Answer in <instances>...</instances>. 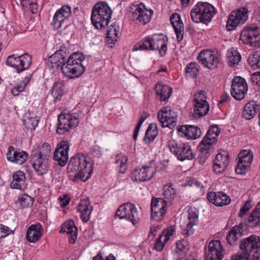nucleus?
Segmentation results:
<instances>
[{
  "instance_id": "1",
  "label": "nucleus",
  "mask_w": 260,
  "mask_h": 260,
  "mask_svg": "<svg viewBox=\"0 0 260 260\" xmlns=\"http://www.w3.org/2000/svg\"><path fill=\"white\" fill-rule=\"evenodd\" d=\"M93 162L82 153L75 154L71 157L67 166L70 179L76 182L81 179L85 181L89 179L93 170Z\"/></svg>"
},
{
  "instance_id": "2",
  "label": "nucleus",
  "mask_w": 260,
  "mask_h": 260,
  "mask_svg": "<svg viewBox=\"0 0 260 260\" xmlns=\"http://www.w3.org/2000/svg\"><path fill=\"white\" fill-rule=\"evenodd\" d=\"M162 196L164 198L153 197L151 201V220L160 222L167 213V203L172 204L177 197V190L173 187L172 183L164 186Z\"/></svg>"
},
{
  "instance_id": "3",
  "label": "nucleus",
  "mask_w": 260,
  "mask_h": 260,
  "mask_svg": "<svg viewBox=\"0 0 260 260\" xmlns=\"http://www.w3.org/2000/svg\"><path fill=\"white\" fill-rule=\"evenodd\" d=\"M260 238L255 235L244 238L240 244L242 253L233 255L231 260H249L250 253L254 251L253 260H260Z\"/></svg>"
},
{
  "instance_id": "4",
  "label": "nucleus",
  "mask_w": 260,
  "mask_h": 260,
  "mask_svg": "<svg viewBox=\"0 0 260 260\" xmlns=\"http://www.w3.org/2000/svg\"><path fill=\"white\" fill-rule=\"evenodd\" d=\"M112 13L111 9L106 2L95 4L92 9V24L98 29L105 28L109 23Z\"/></svg>"
},
{
  "instance_id": "5",
  "label": "nucleus",
  "mask_w": 260,
  "mask_h": 260,
  "mask_svg": "<svg viewBox=\"0 0 260 260\" xmlns=\"http://www.w3.org/2000/svg\"><path fill=\"white\" fill-rule=\"evenodd\" d=\"M216 10L211 4L207 2H198L190 11L192 20L195 23L207 24L216 14Z\"/></svg>"
},
{
  "instance_id": "6",
  "label": "nucleus",
  "mask_w": 260,
  "mask_h": 260,
  "mask_svg": "<svg viewBox=\"0 0 260 260\" xmlns=\"http://www.w3.org/2000/svg\"><path fill=\"white\" fill-rule=\"evenodd\" d=\"M129 14L132 20L146 24L150 21L153 11L147 9L143 3L136 2L129 6Z\"/></svg>"
},
{
  "instance_id": "7",
  "label": "nucleus",
  "mask_w": 260,
  "mask_h": 260,
  "mask_svg": "<svg viewBox=\"0 0 260 260\" xmlns=\"http://www.w3.org/2000/svg\"><path fill=\"white\" fill-rule=\"evenodd\" d=\"M79 122V116L76 113H65L62 112L58 116L56 133L59 135H63L75 128Z\"/></svg>"
},
{
  "instance_id": "8",
  "label": "nucleus",
  "mask_w": 260,
  "mask_h": 260,
  "mask_svg": "<svg viewBox=\"0 0 260 260\" xmlns=\"http://www.w3.org/2000/svg\"><path fill=\"white\" fill-rule=\"evenodd\" d=\"M168 147L171 152L180 160H191L195 158L196 154L191 146L187 144H178L175 141L171 140L169 142Z\"/></svg>"
},
{
  "instance_id": "9",
  "label": "nucleus",
  "mask_w": 260,
  "mask_h": 260,
  "mask_svg": "<svg viewBox=\"0 0 260 260\" xmlns=\"http://www.w3.org/2000/svg\"><path fill=\"white\" fill-rule=\"evenodd\" d=\"M31 63V57L27 53L21 55L13 54L9 55L6 61V64L15 69L17 73L28 69Z\"/></svg>"
},
{
  "instance_id": "10",
  "label": "nucleus",
  "mask_w": 260,
  "mask_h": 260,
  "mask_svg": "<svg viewBox=\"0 0 260 260\" xmlns=\"http://www.w3.org/2000/svg\"><path fill=\"white\" fill-rule=\"evenodd\" d=\"M115 217L125 219L131 221L134 225L140 220L137 208L131 203H124L119 206L115 213Z\"/></svg>"
},
{
  "instance_id": "11",
  "label": "nucleus",
  "mask_w": 260,
  "mask_h": 260,
  "mask_svg": "<svg viewBox=\"0 0 260 260\" xmlns=\"http://www.w3.org/2000/svg\"><path fill=\"white\" fill-rule=\"evenodd\" d=\"M249 11L247 8L242 7L233 11L229 15L226 28L229 31L235 29L237 26L244 24L248 19Z\"/></svg>"
},
{
  "instance_id": "12",
  "label": "nucleus",
  "mask_w": 260,
  "mask_h": 260,
  "mask_svg": "<svg viewBox=\"0 0 260 260\" xmlns=\"http://www.w3.org/2000/svg\"><path fill=\"white\" fill-rule=\"evenodd\" d=\"M240 40L245 44L252 47L260 44V27L250 26L243 29L240 34Z\"/></svg>"
},
{
  "instance_id": "13",
  "label": "nucleus",
  "mask_w": 260,
  "mask_h": 260,
  "mask_svg": "<svg viewBox=\"0 0 260 260\" xmlns=\"http://www.w3.org/2000/svg\"><path fill=\"white\" fill-rule=\"evenodd\" d=\"M205 91L199 90L194 94V117L199 118L205 116L209 110V105L205 96Z\"/></svg>"
},
{
  "instance_id": "14",
  "label": "nucleus",
  "mask_w": 260,
  "mask_h": 260,
  "mask_svg": "<svg viewBox=\"0 0 260 260\" xmlns=\"http://www.w3.org/2000/svg\"><path fill=\"white\" fill-rule=\"evenodd\" d=\"M157 118L162 127L172 129L177 124V113L169 107L162 108L157 114Z\"/></svg>"
},
{
  "instance_id": "15",
  "label": "nucleus",
  "mask_w": 260,
  "mask_h": 260,
  "mask_svg": "<svg viewBox=\"0 0 260 260\" xmlns=\"http://www.w3.org/2000/svg\"><path fill=\"white\" fill-rule=\"evenodd\" d=\"M197 60L205 68L213 70L217 68L219 58L214 51L209 49L201 51L197 56Z\"/></svg>"
},
{
  "instance_id": "16",
  "label": "nucleus",
  "mask_w": 260,
  "mask_h": 260,
  "mask_svg": "<svg viewBox=\"0 0 260 260\" xmlns=\"http://www.w3.org/2000/svg\"><path fill=\"white\" fill-rule=\"evenodd\" d=\"M248 90V86L245 79L240 76H235L232 81L231 93L236 100H243Z\"/></svg>"
},
{
  "instance_id": "17",
  "label": "nucleus",
  "mask_w": 260,
  "mask_h": 260,
  "mask_svg": "<svg viewBox=\"0 0 260 260\" xmlns=\"http://www.w3.org/2000/svg\"><path fill=\"white\" fill-rule=\"evenodd\" d=\"M85 67L78 62L67 59L61 70L68 78L74 79L80 77L85 71Z\"/></svg>"
},
{
  "instance_id": "18",
  "label": "nucleus",
  "mask_w": 260,
  "mask_h": 260,
  "mask_svg": "<svg viewBox=\"0 0 260 260\" xmlns=\"http://www.w3.org/2000/svg\"><path fill=\"white\" fill-rule=\"evenodd\" d=\"M224 250L219 240H212L205 249V260H222Z\"/></svg>"
},
{
  "instance_id": "19",
  "label": "nucleus",
  "mask_w": 260,
  "mask_h": 260,
  "mask_svg": "<svg viewBox=\"0 0 260 260\" xmlns=\"http://www.w3.org/2000/svg\"><path fill=\"white\" fill-rule=\"evenodd\" d=\"M155 173L153 168L150 166L144 165L141 168H136L131 174L132 180L136 182L147 181L151 179Z\"/></svg>"
},
{
  "instance_id": "20",
  "label": "nucleus",
  "mask_w": 260,
  "mask_h": 260,
  "mask_svg": "<svg viewBox=\"0 0 260 260\" xmlns=\"http://www.w3.org/2000/svg\"><path fill=\"white\" fill-rule=\"evenodd\" d=\"M69 55L68 48L62 45L58 50L49 57L48 61L51 63L52 68H61L66 62Z\"/></svg>"
},
{
  "instance_id": "21",
  "label": "nucleus",
  "mask_w": 260,
  "mask_h": 260,
  "mask_svg": "<svg viewBox=\"0 0 260 260\" xmlns=\"http://www.w3.org/2000/svg\"><path fill=\"white\" fill-rule=\"evenodd\" d=\"M69 143L67 141H61L57 146L54 153V159L58 161L59 166H64L69 158Z\"/></svg>"
},
{
  "instance_id": "22",
  "label": "nucleus",
  "mask_w": 260,
  "mask_h": 260,
  "mask_svg": "<svg viewBox=\"0 0 260 260\" xmlns=\"http://www.w3.org/2000/svg\"><path fill=\"white\" fill-rule=\"evenodd\" d=\"M152 44L151 50H158L160 55L164 56L167 51L168 37L162 34H155L150 37Z\"/></svg>"
},
{
  "instance_id": "23",
  "label": "nucleus",
  "mask_w": 260,
  "mask_h": 260,
  "mask_svg": "<svg viewBox=\"0 0 260 260\" xmlns=\"http://www.w3.org/2000/svg\"><path fill=\"white\" fill-rule=\"evenodd\" d=\"M31 161L38 176H42L48 173L50 167L49 159L31 155Z\"/></svg>"
},
{
  "instance_id": "24",
  "label": "nucleus",
  "mask_w": 260,
  "mask_h": 260,
  "mask_svg": "<svg viewBox=\"0 0 260 260\" xmlns=\"http://www.w3.org/2000/svg\"><path fill=\"white\" fill-rule=\"evenodd\" d=\"M9 161L18 165H22L28 158V155L25 151L16 150L13 146H9L6 154Z\"/></svg>"
},
{
  "instance_id": "25",
  "label": "nucleus",
  "mask_w": 260,
  "mask_h": 260,
  "mask_svg": "<svg viewBox=\"0 0 260 260\" xmlns=\"http://www.w3.org/2000/svg\"><path fill=\"white\" fill-rule=\"evenodd\" d=\"M246 219L244 220V222H241L239 225H235L230 230L226 237L228 244L232 246L237 244L238 239L243 236L244 225L248 226L246 224ZM249 227L250 226H249Z\"/></svg>"
},
{
  "instance_id": "26",
  "label": "nucleus",
  "mask_w": 260,
  "mask_h": 260,
  "mask_svg": "<svg viewBox=\"0 0 260 260\" xmlns=\"http://www.w3.org/2000/svg\"><path fill=\"white\" fill-rule=\"evenodd\" d=\"M179 136L188 140H194L200 137L201 131L198 126L192 125H185L177 128Z\"/></svg>"
},
{
  "instance_id": "27",
  "label": "nucleus",
  "mask_w": 260,
  "mask_h": 260,
  "mask_svg": "<svg viewBox=\"0 0 260 260\" xmlns=\"http://www.w3.org/2000/svg\"><path fill=\"white\" fill-rule=\"evenodd\" d=\"M206 197L210 203L218 207H222L229 205L231 201V200L229 196L221 191L209 192L207 193Z\"/></svg>"
},
{
  "instance_id": "28",
  "label": "nucleus",
  "mask_w": 260,
  "mask_h": 260,
  "mask_svg": "<svg viewBox=\"0 0 260 260\" xmlns=\"http://www.w3.org/2000/svg\"><path fill=\"white\" fill-rule=\"evenodd\" d=\"M229 154L225 152L224 154L218 153L214 160L212 169L216 174H221L226 169L229 163Z\"/></svg>"
},
{
  "instance_id": "29",
  "label": "nucleus",
  "mask_w": 260,
  "mask_h": 260,
  "mask_svg": "<svg viewBox=\"0 0 260 260\" xmlns=\"http://www.w3.org/2000/svg\"><path fill=\"white\" fill-rule=\"evenodd\" d=\"M170 20L176 33L177 41H181L183 39L184 27L180 16L174 13L170 16Z\"/></svg>"
},
{
  "instance_id": "30",
  "label": "nucleus",
  "mask_w": 260,
  "mask_h": 260,
  "mask_svg": "<svg viewBox=\"0 0 260 260\" xmlns=\"http://www.w3.org/2000/svg\"><path fill=\"white\" fill-rule=\"evenodd\" d=\"M154 90L157 98L161 102L167 103L172 94V87L162 82H158Z\"/></svg>"
},
{
  "instance_id": "31",
  "label": "nucleus",
  "mask_w": 260,
  "mask_h": 260,
  "mask_svg": "<svg viewBox=\"0 0 260 260\" xmlns=\"http://www.w3.org/2000/svg\"><path fill=\"white\" fill-rule=\"evenodd\" d=\"M175 231L174 226H169L163 230L161 234L156 239L154 245V249L157 251H161L165 244L169 241L170 237L173 235Z\"/></svg>"
},
{
  "instance_id": "32",
  "label": "nucleus",
  "mask_w": 260,
  "mask_h": 260,
  "mask_svg": "<svg viewBox=\"0 0 260 260\" xmlns=\"http://www.w3.org/2000/svg\"><path fill=\"white\" fill-rule=\"evenodd\" d=\"M93 207L88 199L80 201L77 207V210L80 213V218L83 222H87L90 219Z\"/></svg>"
},
{
  "instance_id": "33",
  "label": "nucleus",
  "mask_w": 260,
  "mask_h": 260,
  "mask_svg": "<svg viewBox=\"0 0 260 260\" xmlns=\"http://www.w3.org/2000/svg\"><path fill=\"white\" fill-rule=\"evenodd\" d=\"M259 110L260 104L254 101H250L245 105L242 111V117L247 120L251 119Z\"/></svg>"
},
{
  "instance_id": "34",
  "label": "nucleus",
  "mask_w": 260,
  "mask_h": 260,
  "mask_svg": "<svg viewBox=\"0 0 260 260\" xmlns=\"http://www.w3.org/2000/svg\"><path fill=\"white\" fill-rule=\"evenodd\" d=\"M43 229L41 224H32L27 229L26 238L28 242L35 243L43 235Z\"/></svg>"
},
{
  "instance_id": "35",
  "label": "nucleus",
  "mask_w": 260,
  "mask_h": 260,
  "mask_svg": "<svg viewBox=\"0 0 260 260\" xmlns=\"http://www.w3.org/2000/svg\"><path fill=\"white\" fill-rule=\"evenodd\" d=\"M77 228L75 225L74 221L73 220H67L62 225L60 233H67L71 235L69 238V242L74 244L75 240L77 237Z\"/></svg>"
},
{
  "instance_id": "36",
  "label": "nucleus",
  "mask_w": 260,
  "mask_h": 260,
  "mask_svg": "<svg viewBox=\"0 0 260 260\" xmlns=\"http://www.w3.org/2000/svg\"><path fill=\"white\" fill-rule=\"evenodd\" d=\"M220 133V129L217 125L210 126L206 135L201 141L202 142V144L205 143L212 146L213 144H216L217 141V137Z\"/></svg>"
},
{
  "instance_id": "37",
  "label": "nucleus",
  "mask_w": 260,
  "mask_h": 260,
  "mask_svg": "<svg viewBox=\"0 0 260 260\" xmlns=\"http://www.w3.org/2000/svg\"><path fill=\"white\" fill-rule=\"evenodd\" d=\"M245 223L252 228L260 226V202L249 214Z\"/></svg>"
},
{
  "instance_id": "38",
  "label": "nucleus",
  "mask_w": 260,
  "mask_h": 260,
  "mask_svg": "<svg viewBox=\"0 0 260 260\" xmlns=\"http://www.w3.org/2000/svg\"><path fill=\"white\" fill-rule=\"evenodd\" d=\"M25 182V175L23 172L18 171L13 173V181L10 186L12 188L22 190Z\"/></svg>"
},
{
  "instance_id": "39",
  "label": "nucleus",
  "mask_w": 260,
  "mask_h": 260,
  "mask_svg": "<svg viewBox=\"0 0 260 260\" xmlns=\"http://www.w3.org/2000/svg\"><path fill=\"white\" fill-rule=\"evenodd\" d=\"M212 147V145H207L205 143L202 144V142H201L199 146L200 152L197 158V160L199 164L201 165L204 164L210 155Z\"/></svg>"
},
{
  "instance_id": "40",
  "label": "nucleus",
  "mask_w": 260,
  "mask_h": 260,
  "mask_svg": "<svg viewBox=\"0 0 260 260\" xmlns=\"http://www.w3.org/2000/svg\"><path fill=\"white\" fill-rule=\"evenodd\" d=\"M64 85L62 81L54 82L51 89V94L54 99V102L60 101L64 93Z\"/></svg>"
},
{
  "instance_id": "41",
  "label": "nucleus",
  "mask_w": 260,
  "mask_h": 260,
  "mask_svg": "<svg viewBox=\"0 0 260 260\" xmlns=\"http://www.w3.org/2000/svg\"><path fill=\"white\" fill-rule=\"evenodd\" d=\"M158 134L157 127L155 123H150L145 133L143 140L146 144L154 141Z\"/></svg>"
},
{
  "instance_id": "42",
  "label": "nucleus",
  "mask_w": 260,
  "mask_h": 260,
  "mask_svg": "<svg viewBox=\"0 0 260 260\" xmlns=\"http://www.w3.org/2000/svg\"><path fill=\"white\" fill-rule=\"evenodd\" d=\"M119 32V27L115 24H111L108 27L107 31V41L109 43L113 44L117 41Z\"/></svg>"
},
{
  "instance_id": "43",
  "label": "nucleus",
  "mask_w": 260,
  "mask_h": 260,
  "mask_svg": "<svg viewBox=\"0 0 260 260\" xmlns=\"http://www.w3.org/2000/svg\"><path fill=\"white\" fill-rule=\"evenodd\" d=\"M51 146L48 143H44L41 147L39 148L35 153L31 154L32 156L39 157L42 158H49L51 153Z\"/></svg>"
},
{
  "instance_id": "44",
  "label": "nucleus",
  "mask_w": 260,
  "mask_h": 260,
  "mask_svg": "<svg viewBox=\"0 0 260 260\" xmlns=\"http://www.w3.org/2000/svg\"><path fill=\"white\" fill-rule=\"evenodd\" d=\"M247 61L252 69H258L260 66V50L253 51L249 55Z\"/></svg>"
},
{
  "instance_id": "45",
  "label": "nucleus",
  "mask_w": 260,
  "mask_h": 260,
  "mask_svg": "<svg viewBox=\"0 0 260 260\" xmlns=\"http://www.w3.org/2000/svg\"><path fill=\"white\" fill-rule=\"evenodd\" d=\"M199 72V66L196 62L188 63L185 69V76L196 78Z\"/></svg>"
},
{
  "instance_id": "46",
  "label": "nucleus",
  "mask_w": 260,
  "mask_h": 260,
  "mask_svg": "<svg viewBox=\"0 0 260 260\" xmlns=\"http://www.w3.org/2000/svg\"><path fill=\"white\" fill-rule=\"evenodd\" d=\"M228 59L229 66L231 67H234L241 60V56L237 50H234L228 53Z\"/></svg>"
},
{
  "instance_id": "47",
  "label": "nucleus",
  "mask_w": 260,
  "mask_h": 260,
  "mask_svg": "<svg viewBox=\"0 0 260 260\" xmlns=\"http://www.w3.org/2000/svg\"><path fill=\"white\" fill-rule=\"evenodd\" d=\"M127 161V157L122 154H117L115 157V164L119 165V172L124 174L126 170V162Z\"/></svg>"
},
{
  "instance_id": "48",
  "label": "nucleus",
  "mask_w": 260,
  "mask_h": 260,
  "mask_svg": "<svg viewBox=\"0 0 260 260\" xmlns=\"http://www.w3.org/2000/svg\"><path fill=\"white\" fill-rule=\"evenodd\" d=\"M152 44L150 42V37H147L144 40L137 43L134 47L133 51L137 50H151Z\"/></svg>"
},
{
  "instance_id": "49",
  "label": "nucleus",
  "mask_w": 260,
  "mask_h": 260,
  "mask_svg": "<svg viewBox=\"0 0 260 260\" xmlns=\"http://www.w3.org/2000/svg\"><path fill=\"white\" fill-rule=\"evenodd\" d=\"M18 202L22 208L28 207L33 204L34 199L27 194L24 193L18 197Z\"/></svg>"
},
{
  "instance_id": "50",
  "label": "nucleus",
  "mask_w": 260,
  "mask_h": 260,
  "mask_svg": "<svg viewBox=\"0 0 260 260\" xmlns=\"http://www.w3.org/2000/svg\"><path fill=\"white\" fill-rule=\"evenodd\" d=\"M67 19L60 14L59 11H57L53 16L52 25L54 28L58 29L61 27L62 23Z\"/></svg>"
},
{
  "instance_id": "51",
  "label": "nucleus",
  "mask_w": 260,
  "mask_h": 260,
  "mask_svg": "<svg viewBox=\"0 0 260 260\" xmlns=\"http://www.w3.org/2000/svg\"><path fill=\"white\" fill-rule=\"evenodd\" d=\"M149 114L146 112H143L141 115L139 121L135 128L133 134V139L136 141L137 139V136L140 131V127L145 121V120L149 116Z\"/></svg>"
},
{
  "instance_id": "52",
  "label": "nucleus",
  "mask_w": 260,
  "mask_h": 260,
  "mask_svg": "<svg viewBox=\"0 0 260 260\" xmlns=\"http://www.w3.org/2000/svg\"><path fill=\"white\" fill-rule=\"evenodd\" d=\"M38 121L36 117H28L24 119L23 123L27 129L34 130L38 125Z\"/></svg>"
},
{
  "instance_id": "53",
  "label": "nucleus",
  "mask_w": 260,
  "mask_h": 260,
  "mask_svg": "<svg viewBox=\"0 0 260 260\" xmlns=\"http://www.w3.org/2000/svg\"><path fill=\"white\" fill-rule=\"evenodd\" d=\"M251 203V200H248L241 206L238 213V216L240 218L242 219L252 208V206Z\"/></svg>"
},
{
  "instance_id": "54",
  "label": "nucleus",
  "mask_w": 260,
  "mask_h": 260,
  "mask_svg": "<svg viewBox=\"0 0 260 260\" xmlns=\"http://www.w3.org/2000/svg\"><path fill=\"white\" fill-rule=\"evenodd\" d=\"M21 5L23 7H25L29 5V9L33 14H36L38 12L39 6L36 3H30L29 0H21Z\"/></svg>"
},
{
  "instance_id": "55",
  "label": "nucleus",
  "mask_w": 260,
  "mask_h": 260,
  "mask_svg": "<svg viewBox=\"0 0 260 260\" xmlns=\"http://www.w3.org/2000/svg\"><path fill=\"white\" fill-rule=\"evenodd\" d=\"M250 166L249 165L247 166V164L239 160L237 166L235 169V171L238 174H245L250 168Z\"/></svg>"
},
{
  "instance_id": "56",
  "label": "nucleus",
  "mask_w": 260,
  "mask_h": 260,
  "mask_svg": "<svg viewBox=\"0 0 260 260\" xmlns=\"http://www.w3.org/2000/svg\"><path fill=\"white\" fill-rule=\"evenodd\" d=\"M68 59L70 61L73 60V61L78 62V63L82 64V61L84 60L85 57L82 53L77 52L70 55Z\"/></svg>"
},
{
  "instance_id": "57",
  "label": "nucleus",
  "mask_w": 260,
  "mask_h": 260,
  "mask_svg": "<svg viewBox=\"0 0 260 260\" xmlns=\"http://www.w3.org/2000/svg\"><path fill=\"white\" fill-rule=\"evenodd\" d=\"M188 219L189 220L188 222H191V223L195 225L198 223V214L193 209H190L188 210Z\"/></svg>"
},
{
  "instance_id": "58",
  "label": "nucleus",
  "mask_w": 260,
  "mask_h": 260,
  "mask_svg": "<svg viewBox=\"0 0 260 260\" xmlns=\"http://www.w3.org/2000/svg\"><path fill=\"white\" fill-rule=\"evenodd\" d=\"M60 12V14L64 17V18L68 19L72 14L71 8L67 5L63 6L61 8L57 10Z\"/></svg>"
},
{
  "instance_id": "59",
  "label": "nucleus",
  "mask_w": 260,
  "mask_h": 260,
  "mask_svg": "<svg viewBox=\"0 0 260 260\" xmlns=\"http://www.w3.org/2000/svg\"><path fill=\"white\" fill-rule=\"evenodd\" d=\"M195 225V224L191 223V222H188L186 228L184 230V233L186 236H189L192 235L194 233V229H193V226Z\"/></svg>"
},
{
  "instance_id": "60",
  "label": "nucleus",
  "mask_w": 260,
  "mask_h": 260,
  "mask_svg": "<svg viewBox=\"0 0 260 260\" xmlns=\"http://www.w3.org/2000/svg\"><path fill=\"white\" fill-rule=\"evenodd\" d=\"M251 80L253 84L260 86V72H255L252 74Z\"/></svg>"
},
{
  "instance_id": "61",
  "label": "nucleus",
  "mask_w": 260,
  "mask_h": 260,
  "mask_svg": "<svg viewBox=\"0 0 260 260\" xmlns=\"http://www.w3.org/2000/svg\"><path fill=\"white\" fill-rule=\"evenodd\" d=\"M184 241H179L176 243V252L178 253L184 252L186 246L184 245Z\"/></svg>"
},
{
  "instance_id": "62",
  "label": "nucleus",
  "mask_w": 260,
  "mask_h": 260,
  "mask_svg": "<svg viewBox=\"0 0 260 260\" xmlns=\"http://www.w3.org/2000/svg\"><path fill=\"white\" fill-rule=\"evenodd\" d=\"M91 152L92 155L99 157L102 155L101 147L98 145H94L91 148Z\"/></svg>"
},
{
  "instance_id": "63",
  "label": "nucleus",
  "mask_w": 260,
  "mask_h": 260,
  "mask_svg": "<svg viewBox=\"0 0 260 260\" xmlns=\"http://www.w3.org/2000/svg\"><path fill=\"white\" fill-rule=\"evenodd\" d=\"M25 87L24 85H18L12 89V93L15 96L18 95L20 92L24 90Z\"/></svg>"
},
{
  "instance_id": "64",
  "label": "nucleus",
  "mask_w": 260,
  "mask_h": 260,
  "mask_svg": "<svg viewBox=\"0 0 260 260\" xmlns=\"http://www.w3.org/2000/svg\"><path fill=\"white\" fill-rule=\"evenodd\" d=\"M253 153L251 152L249 155H247L246 157H244L242 159L240 160L242 162L247 164V165L251 166L252 160H253Z\"/></svg>"
}]
</instances>
